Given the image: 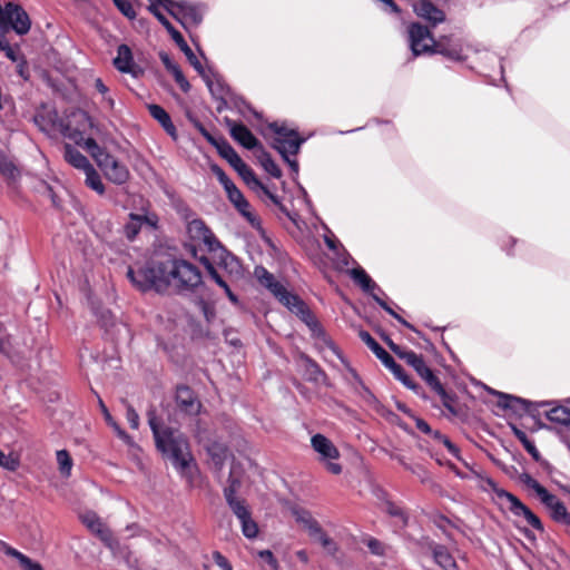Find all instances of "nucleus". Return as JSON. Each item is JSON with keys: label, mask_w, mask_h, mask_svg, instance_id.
Returning <instances> with one entry per match:
<instances>
[{"label": "nucleus", "mask_w": 570, "mask_h": 570, "mask_svg": "<svg viewBox=\"0 0 570 570\" xmlns=\"http://www.w3.org/2000/svg\"><path fill=\"white\" fill-rule=\"evenodd\" d=\"M85 147L90 153L91 157L96 163L101 160V158L108 153L105 148L100 147L98 142L89 137L85 140Z\"/></svg>", "instance_id": "obj_50"}, {"label": "nucleus", "mask_w": 570, "mask_h": 570, "mask_svg": "<svg viewBox=\"0 0 570 570\" xmlns=\"http://www.w3.org/2000/svg\"><path fill=\"white\" fill-rule=\"evenodd\" d=\"M0 550L3 551L7 556L12 557L18 560L20 567L23 570H45L43 567L37 562L27 557L26 554L21 553L17 549L10 547L6 542L0 540Z\"/></svg>", "instance_id": "obj_28"}, {"label": "nucleus", "mask_w": 570, "mask_h": 570, "mask_svg": "<svg viewBox=\"0 0 570 570\" xmlns=\"http://www.w3.org/2000/svg\"><path fill=\"white\" fill-rule=\"evenodd\" d=\"M423 553L430 552L434 562L443 570H460L449 549L433 542L420 543Z\"/></svg>", "instance_id": "obj_21"}, {"label": "nucleus", "mask_w": 570, "mask_h": 570, "mask_svg": "<svg viewBox=\"0 0 570 570\" xmlns=\"http://www.w3.org/2000/svg\"><path fill=\"white\" fill-rule=\"evenodd\" d=\"M385 511L393 518H396V524L400 527H405L407 524V513L404 511V509L392 501H386L385 503Z\"/></svg>", "instance_id": "obj_45"}, {"label": "nucleus", "mask_w": 570, "mask_h": 570, "mask_svg": "<svg viewBox=\"0 0 570 570\" xmlns=\"http://www.w3.org/2000/svg\"><path fill=\"white\" fill-rule=\"evenodd\" d=\"M403 361L412 366L416 373L426 365L423 356L414 353L411 350L407 352V354L403 355Z\"/></svg>", "instance_id": "obj_55"}, {"label": "nucleus", "mask_w": 570, "mask_h": 570, "mask_svg": "<svg viewBox=\"0 0 570 570\" xmlns=\"http://www.w3.org/2000/svg\"><path fill=\"white\" fill-rule=\"evenodd\" d=\"M83 173L86 175V185L97 194L102 195L105 193V185L95 167L91 166Z\"/></svg>", "instance_id": "obj_41"}, {"label": "nucleus", "mask_w": 570, "mask_h": 570, "mask_svg": "<svg viewBox=\"0 0 570 570\" xmlns=\"http://www.w3.org/2000/svg\"><path fill=\"white\" fill-rule=\"evenodd\" d=\"M157 8L161 6L183 27H198L204 18V10L200 4L187 0H148Z\"/></svg>", "instance_id": "obj_3"}, {"label": "nucleus", "mask_w": 570, "mask_h": 570, "mask_svg": "<svg viewBox=\"0 0 570 570\" xmlns=\"http://www.w3.org/2000/svg\"><path fill=\"white\" fill-rule=\"evenodd\" d=\"M126 406V419L131 429L137 430L139 428V415L131 404L124 402Z\"/></svg>", "instance_id": "obj_63"}, {"label": "nucleus", "mask_w": 570, "mask_h": 570, "mask_svg": "<svg viewBox=\"0 0 570 570\" xmlns=\"http://www.w3.org/2000/svg\"><path fill=\"white\" fill-rule=\"evenodd\" d=\"M99 405H100V409H101V412L104 413V416H105V420L106 422L114 428V430L116 431L117 435L126 443V444H129L131 445L132 444V438L126 432L124 431L117 423L116 421L112 419L111 414L109 413L107 406L104 404L102 400L99 399Z\"/></svg>", "instance_id": "obj_39"}, {"label": "nucleus", "mask_w": 570, "mask_h": 570, "mask_svg": "<svg viewBox=\"0 0 570 570\" xmlns=\"http://www.w3.org/2000/svg\"><path fill=\"white\" fill-rule=\"evenodd\" d=\"M396 459L400 462V464L404 466V469L409 470L411 473L416 475L422 483H428L431 481L429 471L422 464L409 463L403 456H397Z\"/></svg>", "instance_id": "obj_42"}, {"label": "nucleus", "mask_w": 570, "mask_h": 570, "mask_svg": "<svg viewBox=\"0 0 570 570\" xmlns=\"http://www.w3.org/2000/svg\"><path fill=\"white\" fill-rule=\"evenodd\" d=\"M549 421L564 425L570 431V409L562 405H556L546 412Z\"/></svg>", "instance_id": "obj_34"}, {"label": "nucleus", "mask_w": 570, "mask_h": 570, "mask_svg": "<svg viewBox=\"0 0 570 570\" xmlns=\"http://www.w3.org/2000/svg\"><path fill=\"white\" fill-rule=\"evenodd\" d=\"M519 244V239L512 237V236H502L499 240V245L501 247V249L503 252H505V254L508 256H514L515 255V252L513 250L514 246H517Z\"/></svg>", "instance_id": "obj_59"}, {"label": "nucleus", "mask_w": 570, "mask_h": 570, "mask_svg": "<svg viewBox=\"0 0 570 570\" xmlns=\"http://www.w3.org/2000/svg\"><path fill=\"white\" fill-rule=\"evenodd\" d=\"M170 73L173 75L175 81L177 82V85L179 86V88L185 92L187 94L189 90H190V83L189 81L186 79V77L184 76L180 67L178 66L176 69H174L173 71H170Z\"/></svg>", "instance_id": "obj_64"}, {"label": "nucleus", "mask_w": 570, "mask_h": 570, "mask_svg": "<svg viewBox=\"0 0 570 570\" xmlns=\"http://www.w3.org/2000/svg\"><path fill=\"white\" fill-rule=\"evenodd\" d=\"M147 417L157 451L180 475H187L195 464L188 439L177 429L161 426L155 409L148 410Z\"/></svg>", "instance_id": "obj_2"}, {"label": "nucleus", "mask_w": 570, "mask_h": 570, "mask_svg": "<svg viewBox=\"0 0 570 570\" xmlns=\"http://www.w3.org/2000/svg\"><path fill=\"white\" fill-rule=\"evenodd\" d=\"M112 65L119 72L130 75L135 79H139L145 75L144 68L136 63L132 51L126 43L118 46Z\"/></svg>", "instance_id": "obj_14"}, {"label": "nucleus", "mask_w": 570, "mask_h": 570, "mask_svg": "<svg viewBox=\"0 0 570 570\" xmlns=\"http://www.w3.org/2000/svg\"><path fill=\"white\" fill-rule=\"evenodd\" d=\"M351 278L362 288V291L372 296V298L393 318H395L403 326L409 330H414V325L404 320L401 315H399L375 291L384 294L383 291L379 287V285L371 278V276L362 268L356 267L352 268L348 272Z\"/></svg>", "instance_id": "obj_6"}, {"label": "nucleus", "mask_w": 570, "mask_h": 570, "mask_svg": "<svg viewBox=\"0 0 570 570\" xmlns=\"http://www.w3.org/2000/svg\"><path fill=\"white\" fill-rule=\"evenodd\" d=\"M409 45L414 57L433 53L436 39L431 30L420 22H412L407 27Z\"/></svg>", "instance_id": "obj_10"}, {"label": "nucleus", "mask_w": 570, "mask_h": 570, "mask_svg": "<svg viewBox=\"0 0 570 570\" xmlns=\"http://www.w3.org/2000/svg\"><path fill=\"white\" fill-rule=\"evenodd\" d=\"M305 140V138H302L296 134V136H291L288 138L273 139L272 147L279 153L282 158L295 156L298 154Z\"/></svg>", "instance_id": "obj_25"}, {"label": "nucleus", "mask_w": 570, "mask_h": 570, "mask_svg": "<svg viewBox=\"0 0 570 570\" xmlns=\"http://www.w3.org/2000/svg\"><path fill=\"white\" fill-rule=\"evenodd\" d=\"M148 11L167 30V32L170 35L171 39L175 41V43L179 47V49L186 56L190 66L196 71H200L199 69H202V62L199 61L197 56L194 53L191 48L188 46V43L184 39L183 35L170 23V21L161 13V11L155 4H149Z\"/></svg>", "instance_id": "obj_12"}, {"label": "nucleus", "mask_w": 570, "mask_h": 570, "mask_svg": "<svg viewBox=\"0 0 570 570\" xmlns=\"http://www.w3.org/2000/svg\"><path fill=\"white\" fill-rule=\"evenodd\" d=\"M291 512L302 531H307L309 534H323L320 523L308 510L293 507Z\"/></svg>", "instance_id": "obj_24"}, {"label": "nucleus", "mask_w": 570, "mask_h": 570, "mask_svg": "<svg viewBox=\"0 0 570 570\" xmlns=\"http://www.w3.org/2000/svg\"><path fill=\"white\" fill-rule=\"evenodd\" d=\"M197 73L206 83L214 99L229 97L233 94L232 88L224 81L223 77L212 68L207 70L202 66Z\"/></svg>", "instance_id": "obj_20"}, {"label": "nucleus", "mask_w": 570, "mask_h": 570, "mask_svg": "<svg viewBox=\"0 0 570 570\" xmlns=\"http://www.w3.org/2000/svg\"><path fill=\"white\" fill-rule=\"evenodd\" d=\"M187 234L191 240L204 244L208 252L215 253L220 250V264L227 267L228 265L236 264L238 262L234 255L228 253L216 238L214 233L206 226L202 219H193L187 224Z\"/></svg>", "instance_id": "obj_5"}, {"label": "nucleus", "mask_w": 570, "mask_h": 570, "mask_svg": "<svg viewBox=\"0 0 570 570\" xmlns=\"http://www.w3.org/2000/svg\"><path fill=\"white\" fill-rule=\"evenodd\" d=\"M212 173L216 176L219 184L224 187L229 202L232 199L239 200V194L242 191L236 187V185L232 181V179L226 175L222 167L216 164L210 165Z\"/></svg>", "instance_id": "obj_30"}, {"label": "nucleus", "mask_w": 570, "mask_h": 570, "mask_svg": "<svg viewBox=\"0 0 570 570\" xmlns=\"http://www.w3.org/2000/svg\"><path fill=\"white\" fill-rule=\"evenodd\" d=\"M226 502L238 519L243 534H258L257 523L253 520L246 501L244 499L233 498L226 500Z\"/></svg>", "instance_id": "obj_17"}, {"label": "nucleus", "mask_w": 570, "mask_h": 570, "mask_svg": "<svg viewBox=\"0 0 570 570\" xmlns=\"http://www.w3.org/2000/svg\"><path fill=\"white\" fill-rule=\"evenodd\" d=\"M82 523L88 528L92 534H105L102 523L95 512H87L82 515Z\"/></svg>", "instance_id": "obj_46"}, {"label": "nucleus", "mask_w": 570, "mask_h": 570, "mask_svg": "<svg viewBox=\"0 0 570 570\" xmlns=\"http://www.w3.org/2000/svg\"><path fill=\"white\" fill-rule=\"evenodd\" d=\"M487 484L499 499L507 501V503L509 504V509L513 514L518 517H523L527 520V522L530 525H532L537 531H543V524L540 521V519L514 494L499 488L498 484L492 479H488Z\"/></svg>", "instance_id": "obj_8"}, {"label": "nucleus", "mask_w": 570, "mask_h": 570, "mask_svg": "<svg viewBox=\"0 0 570 570\" xmlns=\"http://www.w3.org/2000/svg\"><path fill=\"white\" fill-rule=\"evenodd\" d=\"M63 157H65V160L68 164H70L72 167L83 170V171L92 166L90 164V161L88 160V158L71 144L65 145Z\"/></svg>", "instance_id": "obj_29"}, {"label": "nucleus", "mask_w": 570, "mask_h": 570, "mask_svg": "<svg viewBox=\"0 0 570 570\" xmlns=\"http://www.w3.org/2000/svg\"><path fill=\"white\" fill-rule=\"evenodd\" d=\"M465 48L471 49L472 47L470 45L464 46L461 38L454 36H441L436 39L433 53L442 55L452 61L462 62L466 60V56L464 55Z\"/></svg>", "instance_id": "obj_13"}, {"label": "nucleus", "mask_w": 570, "mask_h": 570, "mask_svg": "<svg viewBox=\"0 0 570 570\" xmlns=\"http://www.w3.org/2000/svg\"><path fill=\"white\" fill-rule=\"evenodd\" d=\"M230 203L236 207V209L239 212L242 216H244L252 225H254L255 217L249 210V203L245 199L243 193L239 194V200L238 199H232Z\"/></svg>", "instance_id": "obj_48"}, {"label": "nucleus", "mask_w": 570, "mask_h": 570, "mask_svg": "<svg viewBox=\"0 0 570 570\" xmlns=\"http://www.w3.org/2000/svg\"><path fill=\"white\" fill-rule=\"evenodd\" d=\"M149 115L159 122L163 129L173 139H177V130L175 125L171 121L170 115L160 106L156 104H150L147 106Z\"/></svg>", "instance_id": "obj_26"}, {"label": "nucleus", "mask_w": 570, "mask_h": 570, "mask_svg": "<svg viewBox=\"0 0 570 570\" xmlns=\"http://www.w3.org/2000/svg\"><path fill=\"white\" fill-rule=\"evenodd\" d=\"M278 301L286 306L292 313L302 312L305 308V303L295 294L286 291Z\"/></svg>", "instance_id": "obj_43"}, {"label": "nucleus", "mask_w": 570, "mask_h": 570, "mask_svg": "<svg viewBox=\"0 0 570 570\" xmlns=\"http://www.w3.org/2000/svg\"><path fill=\"white\" fill-rule=\"evenodd\" d=\"M235 471L234 468H232L229 478L227 481V485L224 488V497L225 500L237 498L236 493L239 490L242 485V481L234 475Z\"/></svg>", "instance_id": "obj_47"}, {"label": "nucleus", "mask_w": 570, "mask_h": 570, "mask_svg": "<svg viewBox=\"0 0 570 570\" xmlns=\"http://www.w3.org/2000/svg\"><path fill=\"white\" fill-rule=\"evenodd\" d=\"M127 278L140 292H168L173 286L178 294H194L204 285L200 271L183 258L149 259L142 265L127 268Z\"/></svg>", "instance_id": "obj_1"}, {"label": "nucleus", "mask_w": 570, "mask_h": 570, "mask_svg": "<svg viewBox=\"0 0 570 570\" xmlns=\"http://www.w3.org/2000/svg\"><path fill=\"white\" fill-rule=\"evenodd\" d=\"M268 128L276 135L274 139L288 138L291 136H296L298 131L296 129H288L284 125H279L274 121L268 125Z\"/></svg>", "instance_id": "obj_56"}, {"label": "nucleus", "mask_w": 570, "mask_h": 570, "mask_svg": "<svg viewBox=\"0 0 570 570\" xmlns=\"http://www.w3.org/2000/svg\"><path fill=\"white\" fill-rule=\"evenodd\" d=\"M433 439L441 442L454 458L459 459L460 450L448 436L442 434L440 431H435L433 433Z\"/></svg>", "instance_id": "obj_58"}, {"label": "nucleus", "mask_w": 570, "mask_h": 570, "mask_svg": "<svg viewBox=\"0 0 570 570\" xmlns=\"http://www.w3.org/2000/svg\"><path fill=\"white\" fill-rule=\"evenodd\" d=\"M97 165L104 171L106 178L116 185H124L129 179L130 174L127 166L117 160L109 153H107Z\"/></svg>", "instance_id": "obj_16"}, {"label": "nucleus", "mask_w": 570, "mask_h": 570, "mask_svg": "<svg viewBox=\"0 0 570 570\" xmlns=\"http://www.w3.org/2000/svg\"><path fill=\"white\" fill-rule=\"evenodd\" d=\"M59 472L62 476L69 478L73 466V461L67 450H58L56 452Z\"/></svg>", "instance_id": "obj_40"}, {"label": "nucleus", "mask_w": 570, "mask_h": 570, "mask_svg": "<svg viewBox=\"0 0 570 570\" xmlns=\"http://www.w3.org/2000/svg\"><path fill=\"white\" fill-rule=\"evenodd\" d=\"M31 21L28 13L18 4L7 3L4 9H0V30H14L23 36L29 32Z\"/></svg>", "instance_id": "obj_9"}, {"label": "nucleus", "mask_w": 570, "mask_h": 570, "mask_svg": "<svg viewBox=\"0 0 570 570\" xmlns=\"http://www.w3.org/2000/svg\"><path fill=\"white\" fill-rule=\"evenodd\" d=\"M100 539L110 549L114 558L127 570H138V559L129 547L120 541L119 537H100Z\"/></svg>", "instance_id": "obj_15"}, {"label": "nucleus", "mask_w": 570, "mask_h": 570, "mask_svg": "<svg viewBox=\"0 0 570 570\" xmlns=\"http://www.w3.org/2000/svg\"><path fill=\"white\" fill-rule=\"evenodd\" d=\"M357 394L367 404L373 407H376L379 404V400L373 394V392L362 382L360 381L358 387H357Z\"/></svg>", "instance_id": "obj_53"}, {"label": "nucleus", "mask_w": 570, "mask_h": 570, "mask_svg": "<svg viewBox=\"0 0 570 570\" xmlns=\"http://www.w3.org/2000/svg\"><path fill=\"white\" fill-rule=\"evenodd\" d=\"M358 336L382 362V364L393 373L396 380H399L407 389L414 391L417 395L421 394L422 387L405 373L404 368L395 362V360L375 341V338L367 331L362 330Z\"/></svg>", "instance_id": "obj_4"}, {"label": "nucleus", "mask_w": 570, "mask_h": 570, "mask_svg": "<svg viewBox=\"0 0 570 570\" xmlns=\"http://www.w3.org/2000/svg\"><path fill=\"white\" fill-rule=\"evenodd\" d=\"M512 431H513L514 436L522 443L523 448L532 456V459L535 462L540 463L541 466L548 468L549 463L542 459L534 442L528 438L527 433L523 432L522 430L518 429L517 426H512Z\"/></svg>", "instance_id": "obj_31"}, {"label": "nucleus", "mask_w": 570, "mask_h": 570, "mask_svg": "<svg viewBox=\"0 0 570 570\" xmlns=\"http://www.w3.org/2000/svg\"><path fill=\"white\" fill-rule=\"evenodd\" d=\"M0 175L9 185L16 184L20 178V169L13 158L0 149Z\"/></svg>", "instance_id": "obj_27"}, {"label": "nucleus", "mask_w": 570, "mask_h": 570, "mask_svg": "<svg viewBox=\"0 0 570 570\" xmlns=\"http://www.w3.org/2000/svg\"><path fill=\"white\" fill-rule=\"evenodd\" d=\"M257 193H261L263 194L264 196H266L275 206L278 207V209L285 215L287 216L289 219H293V217L291 216V213L288 210V208L282 204L281 202V198L275 195L274 193H272L267 186H265L263 184V188H258V191Z\"/></svg>", "instance_id": "obj_49"}, {"label": "nucleus", "mask_w": 570, "mask_h": 570, "mask_svg": "<svg viewBox=\"0 0 570 570\" xmlns=\"http://www.w3.org/2000/svg\"><path fill=\"white\" fill-rule=\"evenodd\" d=\"M235 170L254 191H258V188H263V183L245 161L237 166Z\"/></svg>", "instance_id": "obj_33"}, {"label": "nucleus", "mask_w": 570, "mask_h": 570, "mask_svg": "<svg viewBox=\"0 0 570 570\" xmlns=\"http://www.w3.org/2000/svg\"><path fill=\"white\" fill-rule=\"evenodd\" d=\"M214 468L220 471L228 456V449L225 445L214 443L207 449Z\"/></svg>", "instance_id": "obj_35"}, {"label": "nucleus", "mask_w": 570, "mask_h": 570, "mask_svg": "<svg viewBox=\"0 0 570 570\" xmlns=\"http://www.w3.org/2000/svg\"><path fill=\"white\" fill-rule=\"evenodd\" d=\"M116 8L129 20H134L136 18V11L130 2V0H112Z\"/></svg>", "instance_id": "obj_57"}, {"label": "nucleus", "mask_w": 570, "mask_h": 570, "mask_svg": "<svg viewBox=\"0 0 570 570\" xmlns=\"http://www.w3.org/2000/svg\"><path fill=\"white\" fill-rule=\"evenodd\" d=\"M220 157L228 161V164L235 169L244 160L239 157L233 146L223 137L214 146Z\"/></svg>", "instance_id": "obj_32"}, {"label": "nucleus", "mask_w": 570, "mask_h": 570, "mask_svg": "<svg viewBox=\"0 0 570 570\" xmlns=\"http://www.w3.org/2000/svg\"><path fill=\"white\" fill-rule=\"evenodd\" d=\"M255 276L257 277L259 283L265 287H269L271 284L276 281L274 275L263 266H257L255 268Z\"/></svg>", "instance_id": "obj_61"}, {"label": "nucleus", "mask_w": 570, "mask_h": 570, "mask_svg": "<svg viewBox=\"0 0 570 570\" xmlns=\"http://www.w3.org/2000/svg\"><path fill=\"white\" fill-rule=\"evenodd\" d=\"M551 518L558 522L570 523V515L564 504L559 501L549 510Z\"/></svg>", "instance_id": "obj_51"}, {"label": "nucleus", "mask_w": 570, "mask_h": 570, "mask_svg": "<svg viewBox=\"0 0 570 570\" xmlns=\"http://www.w3.org/2000/svg\"><path fill=\"white\" fill-rule=\"evenodd\" d=\"M295 314L299 316L301 320L309 327V330L312 331V335L315 338H317L320 343H322L324 346L331 350L336 356H341L338 347L326 334L321 324L315 320L306 304L305 308L302 312H296Z\"/></svg>", "instance_id": "obj_19"}, {"label": "nucleus", "mask_w": 570, "mask_h": 570, "mask_svg": "<svg viewBox=\"0 0 570 570\" xmlns=\"http://www.w3.org/2000/svg\"><path fill=\"white\" fill-rule=\"evenodd\" d=\"M537 497L540 499L542 504L548 509H552V507L559 502L560 500L554 495L551 494L544 487L537 493Z\"/></svg>", "instance_id": "obj_62"}, {"label": "nucleus", "mask_w": 570, "mask_h": 570, "mask_svg": "<svg viewBox=\"0 0 570 570\" xmlns=\"http://www.w3.org/2000/svg\"><path fill=\"white\" fill-rule=\"evenodd\" d=\"M20 466V461L18 458L9 454H4V452L0 449V468H3L7 471L14 472Z\"/></svg>", "instance_id": "obj_54"}, {"label": "nucleus", "mask_w": 570, "mask_h": 570, "mask_svg": "<svg viewBox=\"0 0 570 570\" xmlns=\"http://www.w3.org/2000/svg\"><path fill=\"white\" fill-rule=\"evenodd\" d=\"M434 392L440 396L443 406L450 412L454 413V407L452 403L454 402V397L446 392L442 384L438 385Z\"/></svg>", "instance_id": "obj_60"}, {"label": "nucleus", "mask_w": 570, "mask_h": 570, "mask_svg": "<svg viewBox=\"0 0 570 570\" xmlns=\"http://www.w3.org/2000/svg\"><path fill=\"white\" fill-rule=\"evenodd\" d=\"M175 400L177 406L186 414L196 415L200 410V402L194 391L187 385H178L176 387Z\"/></svg>", "instance_id": "obj_22"}, {"label": "nucleus", "mask_w": 570, "mask_h": 570, "mask_svg": "<svg viewBox=\"0 0 570 570\" xmlns=\"http://www.w3.org/2000/svg\"><path fill=\"white\" fill-rule=\"evenodd\" d=\"M491 393L498 396L497 405L500 409L503 411H510L518 416L529 414L532 417H535L540 407L549 406L552 404L550 401L531 402L529 400L498 391H491Z\"/></svg>", "instance_id": "obj_7"}, {"label": "nucleus", "mask_w": 570, "mask_h": 570, "mask_svg": "<svg viewBox=\"0 0 570 570\" xmlns=\"http://www.w3.org/2000/svg\"><path fill=\"white\" fill-rule=\"evenodd\" d=\"M224 124L229 129L230 137L248 150L262 148L259 140L242 122L224 117Z\"/></svg>", "instance_id": "obj_18"}, {"label": "nucleus", "mask_w": 570, "mask_h": 570, "mask_svg": "<svg viewBox=\"0 0 570 570\" xmlns=\"http://www.w3.org/2000/svg\"><path fill=\"white\" fill-rule=\"evenodd\" d=\"M142 227V218L140 214H129V220L124 226V234L128 240H134Z\"/></svg>", "instance_id": "obj_38"}, {"label": "nucleus", "mask_w": 570, "mask_h": 570, "mask_svg": "<svg viewBox=\"0 0 570 570\" xmlns=\"http://www.w3.org/2000/svg\"><path fill=\"white\" fill-rule=\"evenodd\" d=\"M305 362V376L308 381L318 383L323 379L326 377L325 372L320 367V365L308 356H304Z\"/></svg>", "instance_id": "obj_37"}, {"label": "nucleus", "mask_w": 570, "mask_h": 570, "mask_svg": "<svg viewBox=\"0 0 570 570\" xmlns=\"http://www.w3.org/2000/svg\"><path fill=\"white\" fill-rule=\"evenodd\" d=\"M311 445L320 455V461L325 464L328 472L335 475L342 472V465L334 462V460L340 458V451L328 438L317 433L312 436Z\"/></svg>", "instance_id": "obj_11"}, {"label": "nucleus", "mask_w": 570, "mask_h": 570, "mask_svg": "<svg viewBox=\"0 0 570 570\" xmlns=\"http://www.w3.org/2000/svg\"><path fill=\"white\" fill-rule=\"evenodd\" d=\"M414 12L426 20L432 27L445 20V13L430 0H419L413 4Z\"/></svg>", "instance_id": "obj_23"}, {"label": "nucleus", "mask_w": 570, "mask_h": 570, "mask_svg": "<svg viewBox=\"0 0 570 570\" xmlns=\"http://www.w3.org/2000/svg\"><path fill=\"white\" fill-rule=\"evenodd\" d=\"M229 101H230V109H236L238 111V114H240L242 116H245L246 115V111H249L252 112L256 118H259L261 115L254 110L249 104L246 102V100L236 95L234 91L233 94L229 96Z\"/></svg>", "instance_id": "obj_44"}, {"label": "nucleus", "mask_w": 570, "mask_h": 570, "mask_svg": "<svg viewBox=\"0 0 570 570\" xmlns=\"http://www.w3.org/2000/svg\"><path fill=\"white\" fill-rule=\"evenodd\" d=\"M258 161L261 166L264 168L266 173H268L274 178L282 177V170L278 165L274 161L271 154L267 153L263 147L261 148V153L258 155Z\"/></svg>", "instance_id": "obj_36"}, {"label": "nucleus", "mask_w": 570, "mask_h": 570, "mask_svg": "<svg viewBox=\"0 0 570 570\" xmlns=\"http://www.w3.org/2000/svg\"><path fill=\"white\" fill-rule=\"evenodd\" d=\"M417 375L431 387V390H435L438 385L442 384L439 377L434 374V372L425 365Z\"/></svg>", "instance_id": "obj_52"}]
</instances>
